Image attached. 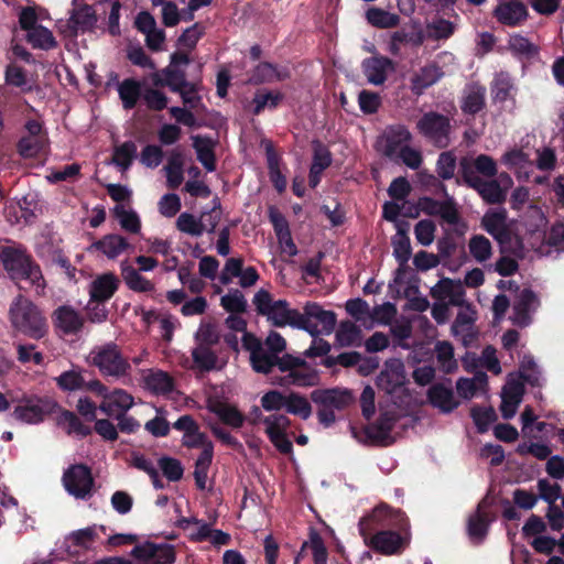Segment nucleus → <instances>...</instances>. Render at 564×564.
Masks as SVG:
<instances>
[{
  "label": "nucleus",
  "mask_w": 564,
  "mask_h": 564,
  "mask_svg": "<svg viewBox=\"0 0 564 564\" xmlns=\"http://www.w3.org/2000/svg\"><path fill=\"white\" fill-rule=\"evenodd\" d=\"M359 534L367 546L383 555L400 554L410 543V521L401 510L387 505L376 507L360 519Z\"/></svg>",
  "instance_id": "obj_1"
},
{
  "label": "nucleus",
  "mask_w": 564,
  "mask_h": 564,
  "mask_svg": "<svg viewBox=\"0 0 564 564\" xmlns=\"http://www.w3.org/2000/svg\"><path fill=\"white\" fill-rule=\"evenodd\" d=\"M0 261L13 282L28 281L44 291L46 283L41 267L24 248L3 247L0 251Z\"/></svg>",
  "instance_id": "obj_2"
},
{
  "label": "nucleus",
  "mask_w": 564,
  "mask_h": 564,
  "mask_svg": "<svg viewBox=\"0 0 564 564\" xmlns=\"http://www.w3.org/2000/svg\"><path fill=\"white\" fill-rule=\"evenodd\" d=\"M252 303L257 314L264 316L272 326L289 325L293 328L308 329L300 311L291 308L286 300H273L271 293L264 289H260L254 294Z\"/></svg>",
  "instance_id": "obj_3"
},
{
  "label": "nucleus",
  "mask_w": 564,
  "mask_h": 564,
  "mask_svg": "<svg viewBox=\"0 0 564 564\" xmlns=\"http://www.w3.org/2000/svg\"><path fill=\"white\" fill-rule=\"evenodd\" d=\"M9 315L12 326L31 338L40 339L47 332L45 317L36 305L22 295L11 304Z\"/></svg>",
  "instance_id": "obj_4"
},
{
  "label": "nucleus",
  "mask_w": 564,
  "mask_h": 564,
  "mask_svg": "<svg viewBox=\"0 0 564 564\" xmlns=\"http://www.w3.org/2000/svg\"><path fill=\"white\" fill-rule=\"evenodd\" d=\"M62 482L68 495L88 500L94 494L95 479L91 468L85 464H73L63 473Z\"/></svg>",
  "instance_id": "obj_5"
},
{
  "label": "nucleus",
  "mask_w": 564,
  "mask_h": 564,
  "mask_svg": "<svg viewBox=\"0 0 564 564\" xmlns=\"http://www.w3.org/2000/svg\"><path fill=\"white\" fill-rule=\"evenodd\" d=\"M91 364L99 369L102 376L108 377L120 378L130 370L129 361L113 343L106 344L91 351Z\"/></svg>",
  "instance_id": "obj_6"
},
{
  "label": "nucleus",
  "mask_w": 564,
  "mask_h": 564,
  "mask_svg": "<svg viewBox=\"0 0 564 564\" xmlns=\"http://www.w3.org/2000/svg\"><path fill=\"white\" fill-rule=\"evenodd\" d=\"M130 555L138 564H174L176 561V550L174 545L152 541H145L134 545Z\"/></svg>",
  "instance_id": "obj_7"
},
{
  "label": "nucleus",
  "mask_w": 564,
  "mask_h": 564,
  "mask_svg": "<svg viewBox=\"0 0 564 564\" xmlns=\"http://www.w3.org/2000/svg\"><path fill=\"white\" fill-rule=\"evenodd\" d=\"M528 243L541 257H551L564 251V224L555 223L547 232H531Z\"/></svg>",
  "instance_id": "obj_8"
},
{
  "label": "nucleus",
  "mask_w": 564,
  "mask_h": 564,
  "mask_svg": "<svg viewBox=\"0 0 564 564\" xmlns=\"http://www.w3.org/2000/svg\"><path fill=\"white\" fill-rule=\"evenodd\" d=\"M59 408L51 398H28L15 406L12 415L15 420L28 424H36L46 415L53 414Z\"/></svg>",
  "instance_id": "obj_9"
},
{
  "label": "nucleus",
  "mask_w": 564,
  "mask_h": 564,
  "mask_svg": "<svg viewBox=\"0 0 564 564\" xmlns=\"http://www.w3.org/2000/svg\"><path fill=\"white\" fill-rule=\"evenodd\" d=\"M302 318L305 321L308 328L304 330L312 337H316L321 333L326 335L332 334L337 323L335 312L326 311L315 302H307L305 304Z\"/></svg>",
  "instance_id": "obj_10"
},
{
  "label": "nucleus",
  "mask_w": 564,
  "mask_h": 564,
  "mask_svg": "<svg viewBox=\"0 0 564 564\" xmlns=\"http://www.w3.org/2000/svg\"><path fill=\"white\" fill-rule=\"evenodd\" d=\"M416 129L440 148L448 143L451 124L448 118L442 113L434 111L424 113L417 121Z\"/></svg>",
  "instance_id": "obj_11"
},
{
  "label": "nucleus",
  "mask_w": 564,
  "mask_h": 564,
  "mask_svg": "<svg viewBox=\"0 0 564 564\" xmlns=\"http://www.w3.org/2000/svg\"><path fill=\"white\" fill-rule=\"evenodd\" d=\"M467 182L478 192L484 200L489 204H500L506 197L508 191L512 187L513 181L507 173H500L496 180L484 181L476 178Z\"/></svg>",
  "instance_id": "obj_12"
},
{
  "label": "nucleus",
  "mask_w": 564,
  "mask_h": 564,
  "mask_svg": "<svg viewBox=\"0 0 564 564\" xmlns=\"http://www.w3.org/2000/svg\"><path fill=\"white\" fill-rule=\"evenodd\" d=\"M517 93L516 79L509 72L499 70L495 73L490 83V95L495 105L505 107L507 104H510L511 107H514Z\"/></svg>",
  "instance_id": "obj_13"
},
{
  "label": "nucleus",
  "mask_w": 564,
  "mask_h": 564,
  "mask_svg": "<svg viewBox=\"0 0 564 564\" xmlns=\"http://www.w3.org/2000/svg\"><path fill=\"white\" fill-rule=\"evenodd\" d=\"M524 386L520 378L509 376L501 391L500 411L502 417L509 420L513 417L522 402Z\"/></svg>",
  "instance_id": "obj_14"
},
{
  "label": "nucleus",
  "mask_w": 564,
  "mask_h": 564,
  "mask_svg": "<svg viewBox=\"0 0 564 564\" xmlns=\"http://www.w3.org/2000/svg\"><path fill=\"white\" fill-rule=\"evenodd\" d=\"M417 209L427 216H441L451 225H458V209L454 198L438 202L432 197L423 196L417 199Z\"/></svg>",
  "instance_id": "obj_15"
},
{
  "label": "nucleus",
  "mask_w": 564,
  "mask_h": 564,
  "mask_svg": "<svg viewBox=\"0 0 564 564\" xmlns=\"http://www.w3.org/2000/svg\"><path fill=\"white\" fill-rule=\"evenodd\" d=\"M271 381L280 387L307 388L317 386L319 376L317 370L306 362V366H296L290 373L272 377Z\"/></svg>",
  "instance_id": "obj_16"
},
{
  "label": "nucleus",
  "mask_w": 564,
  "mask_h": 564,
  "mask_svg": "<svg viewBox=\"0 0 564 564\" xmlns=\"http://www.w3.org/2000/svg\"><path fill=\"white\" fill-rule=\"evenodd\" d=\"M311 400L323 406H328L334 410H345L354 402V395L350 390L332 388V389H316L311 392Z\"/></svg>",
  "instance_id": "obj_17"
},
{
  "label": "nucleus",
  "mask_w": 564,
  "mask_h": 564,
  "mask_svg": "<svg viewBox=\"0 0 564 564\" xmlns=\"http://www.w3.org/2000/svg\"><path fill=\"white\" fill-rule=\"evenodd\" d=\"M361 68L368 83L379 86L384 84L388 73L394 70V63L387 56L375 55L365 58Z\"/></svg>",
  "instance_id": "obj_18"
},
{
  "label": "nucleus",
  "mask_w": 564,
  "mask_h": 564,
  "mask_svg": "<svg viewBox=\"0 0 564 564\" xmlns=\"http://www.w3.org/2000/svg\"><path fill=\"white\" fill-rule=\"evenodd\" d=\"M120 285L119 278L112 272H107L98 275L89 286V296L91 303L104 304L110 300L118 291Z\"/></svg>",
  "instance_id": "obj_19"
},
{
  "label": "nucleus",
  "mask_w": 564,
  "mask_h": 564,
  "mask_svg": "<svg viewBox=\"0 0 564 564\" xmlns=\"http://www.w3.org/2000/svg\"><path fill=\"white\" fill-rule=\"evenodd\" d=\"M494 17L503 25L516 26L527 19L528 11L521 1L500 0L494 10Z\"/></svg>",
  "instance_id": "obj_20"
},
{
  "label": "nucleus",
  "mask_w": 564,
  "mask_h": 564,
  "mask_svg": "<svg viewBox=\"0 0 564 564\" xmlns=\"http://www.w3.org/2000/svg\"><path fill=\"white\" fill-rule=\"evenodd\" d=\"M98 538L96 525L73 531L65 539L66 551L70 556H78L93 549Z\"/></svg>",
  "instance_id": "obj_21"
},
{
  "label": "nucleus",
  "mask_w": 564,
  "mask_h": 564,
  "mask_svg": "<svg viewBox=\"0 0 564 564\" xmlns=\"http://www.w3.org/2000/svg\"><path fill=\"white\" fill-rule=\"evenodd\" d=\"M333 156L328 148L321 141H313V160L308 173V185L315 188L322 178L323 172L332 165Z\"/></svg>",
  "instance_id": "obj_22"
},
{
  "label": "nucleus",
  "mask_w": 564,
  "mask_h": 564,
  "mask_svg": "<svg viewBox=\"0 0 564 564\" xmlns=\"http://www.w3.org/2000/svg\"><path fill=\"white\" fill-rule=\"evenodd\" d=\"M52 319L54 326L64 334H77L84 326L83 317L75 308L68 305L58 306L54 311Z\"/></svg>",
  "instance_id": "obj_23"
},
{
  "label": "nucleus",
  "mask_w": 564,
  "mask_h": 564,
  "mask_svg": "<svg viewBox=\"0 0 564 564\" xmlns=\"http://www.w3.org/2000/svg\"><path fill=\"white\" fill-rule=\"evenodd\" d=\"M129 248H131V245L127 238L118 234H108L94 241L89 250L101 252L108 259L113 260Z\"/></svg>",
  "instance_id": "obj_24"
},
{
  "label": "nucleus",
  "mask_w": 564,
  "mask_h": 564,
  "mask_svg": "<svg viewBox=\"0 0 564 564\" xmlns=\"http://www.w3.org/2000/svg\"><path fill=\"white\" fill-rule=\"evenodd\" d=\"M463 362L467 370L480 371V368H486L495 375L501 373L500 362L492 346H487L480 357H477L474 352H467L463 358Z\"/></svg>",
  "instance_id": "obj_25"
},
{
  "label": "nucleus",
  "mask_w": 564,
  "mask_h": 564,
  "mask_svg": "<svg viewBox=\"0 0 564 564\" xmlns=\"http://www.w3.org/2000/svg\"><path fill=\"white\" fill-rule=\"evenodd\" d=\"M429 403L443 413L452 412L458 402L454 399L453 389L443 382L432 384L426 393Z\"/></svg>",
  "instance_id": "obj_26"
},
{
  "label": "nucleus",
  "mask_w": 564,
  "mask_h": 564,
  "mask_svg": "<svg viewBox=\"0 0 564 564\" xmlns=\"http://www.w3.org/2000/svg\"><path fill=\"white\" fill-rule=\"evenodd\" d=\"M77 1H73L75 8L68 20V28L74 34H77L78 31L83 33L90 31L97 22L96 10L88 4H78Z\"/></svg>",
  "instance_id": "obj_27"
},
{
  "label": "nucleus",
  "mask_w": 564,
  "mask_h": 564,
  "mask_svg": "<svg viewBox=\"0 0 564 564\" xmlns=\"http://www.w3.org/2000/svg\"><path fill=\"white\" fill-rule=\"evenodd\" d=\"M536 307V297L530 290H523L517 301L513 303L512 315L510 319L519 326H527L531 322V312Z\"/></svg>",
  "instance_id": "obj_28"
},
{
  "label": "nucleus",
  "mask_w": 564,
  "mask_h": 564,
  "mask_svg": "<svg viewBox=\"0 0 564 564\" xmlns=\"http://www.w3.org/2000/svg\"><path fill=\"white\" fill-rule=\"evenodd\" d=\"M491 519L488 512L478 506L476 512L467 521V538L471 544L478 545L486 539Z\"/></svg>",
  "instance_id": "obj_29"
},
{
  "label": "nucleus",
  "mask_w": 564,
  "mask_h": 564,
  "mask_svg": "<svg viewBox=\"0 0 564 564\" xmlns=\"http://www.w3.org/2000/svg\"><path fill=\"white\" fill-rule=\"evenodd\" d=\"M482 226L495 239L503 242L508 238L506 209L497 208L487 212L482 217Z\"/></svg>",
  "instance_id": "obj_30"
},
{
  "label": "nucleus",
  "mask_w": 564,
  "mask_h": 564,
  "mask_svg": "<svg viewBox=\"0 0 564 564\" xmlns=\"http://www.w3.org/2000/svg\"><path fill=\"white\" fill-rule=\"evenodd\" d=\"M411 139L412 134L405 126H389L384 132V155L388 158L394 156L403 144L410 142Z\"/></svg>",
  "instance_id": "obj_31"
},
{
  "label": "nucleus",
  "mask_w": 564,
  "mask_h": 564,
  "mask_svg": "<svg viewBox=\"0 0 564 564\" xmlns=\"http://www.w3.org/2000/svg\"><path fill=\"white\" fill-rule=\"evenodd\" d=\"M486 106V87L479 83H470L464 89L462 109L465 113L476 115Z\"/></svg>",
  "instance_id": "obj_32"
},
{
  "label": "nucleus",
  "mask_w": 564,
  "mask_h": 564,
  "mask_svg": "<svg viewBox=\"0 0 564 564\" xmlns=\"http://www.w3.org/2000/svg\"><path fill=\"white\" fill-rule=\"evenodd\" d=\"M399 415L394 411H386L380 413L375 423L367 429V435L369 438L377 441H384L390 436V433L394 429Z\"/></svg>",
  "instance_id": "obj_33"
},
{
  "label": "nucleus",
  "mask_w": 564,
  "mask_h": 564,
  "mask_svg": "<svg viewBox=\"0 0 564 564\" xmlns=\"http://www.w3.org/2000/svg\"><path fill=\"white\" fill-rule=\"evenodd\" d=\"M121 276L127 286L139 293L151 292L154 290V284L140 274L139 270L130 265L127 261H122L120 264Z\"/></svg>",
  "instance_id": "obj_34"
},
{
  "label": "nucleus",
  "mask_w": 564,
  "mask_h": 564,
  "mask_svg": "<svg viewBox=\"0 0 564 564\" xmlns=\"http://www.w3.org/2000/svg\"><path fill=\"white\" fill-rule=\"evenodd\" d=\"M192 139L197 160L208 172H214L216 170V156L212 139L202 135H193Z\"/></svg>",
  "instance_id": "obj_35"
},
{
  "label": "nucleus",
  "mask_w": 564,
  "mask_h": 564,
  "mask_svg": "<svg viewBox=\"0 0 564 564\" xmlns=\"http://www.w3.org/2000/svg\"><path fill=\"white\" fill-rule=\"evenodd\" d=\"M393 256L399 263L395 272V282L402 281V275L406 271V263L411 258L412 248L409 236L392 238Z\"/></svg>",
  "instance_id": "obj_36"
},
{
  "label": "nucleus",
  "mask_w": 564,
  "mask_h": 564,
  "mask_svg": "<svg viewBox=\"0 0 564 564\" xmlns=\"http://www.w3.org/2000/svg\"><path fill=\"white\" fill-rule=\"evenodd\" d=\"M487 375L484 371H474L471 378H460V398L469 400L486 391Z\"/></svg>",
  "instance_id": "obj_37"
},
{
  "label": "nucleus",
  "mask_w": 564,
  "mask_h": 564,
  "mask_svg": "<svg viewBox=\"0 0 564 564\" xmlns=\"http://www.w3.org/2000/svg\"><path fill=\"white\" fill-rule=\"evenodd\" d=\"M224 424L232 429H240L245 423V415L235 406L228 403L218 402L210 408Z\"/></svg>",
  "instance_id": "obj_38"
},
{
  "label": "nucleus",
  "mask_w": 564,
  "mask_h": 564,
  "mask_svg": "<svg viewBox=\"0 0 564 564\" xmlns=\"http://www.w3.org/2000/svg\"><path fill=\"white\" fill-rule=\"evenodd\" d=\"M119 97L124 109H133L143 95L141 83L133 78L124 79L118 87Z\"/></svg>",
  "instance_id": "obj_39"
},
{
  "label": "nucleus",
  "mask_w": 564,
  "mask_h": 564,
  "mask_svg": "<svg viewBox=\"0 0 564 564\" xmlns=\"http://www.w3.org/2000/svg\"><path fill=\"white\" fill-rule=\"evenodd\" d=\"M402 378L403 366L399 362L391 371H381L376 379V386L379 390L384 391L388 394H392L402 386Z\"/></svg>",
  "instance_id": "obj_40"
},
{
  "label": "nucleus",
  "mask_w": 564,
  "mask_h": 564,
  "mask_svg": "<svg viewBox=\"0 0 564 564\" xmlns=\"http://www.w3.org/2000/svg\"><path fill=\"white\" fill-rule=\"evenodd\" d=\"M137 144L131 140L115 147L111 163L122 172L129 170L137 158Z\"/></svg>",
  "instance_id": "obj_41"
},
{
  "label": "nucleus",
  "mask_w": 564,
  "mask_h": 564,
  "mask_svg": "<svg viewBox=\"0 0 564 564\" xmlns=\"http://www.w3.org/2000/svg\"><path fill=\"white\" fill-rule=\"evenodd\" d=\"M458 282H455L452 279H442L436 285L431 289L432 297L448 303L453 306H458Z\"/></svg>",
  "instance_id": "obj_42"
},
{
  "label": "nucleus",
  "mask_w": 564,
  "mask_h": 564,
  "mask_svg": "<svg viewBox=\"0 0 564 564\" xmlns=\"http://www.w3.org/2000/svg\"><path fill=\"white\" fill-rule=\"evenodd\" d=\"M26 42L35 50L51 51L57 47L58 43L53 33L45 26H37L26 33Z\"/></svg>",
  "instance_id": "obj_43"
},
{
  "label": "nucleus",
  "mask_w": 564,
  "mask_h": 564,
  "mask_svg": "<svg viewBox=\"0 0 564 564\" xmlns=\"http://www.w3.org/2000/svg\"><path fill=\"white\" fill-rule=\"evenodd\" d=\"M213 346L197 345L192 350L193 362L203 372L216 369L218 357L212 349Z\"/></svg>",
  "instance_id": "obj_44"
},
{
  "label": "nucleus",
  "mask_w": 564,
  "mask_h": 564,
  "mask_svg": "<svg viewBox=\"0 0 564 564\" xmlns=\"http://www.w3.org/2000/svg\"><path fill=\"white\" fill-rule=\"evenodd\" d=\"M58 423L66 425L67 434H76L79 437H86L93 433L91 427L85 425L78 415L69 410H61Z\"/></svg>",
  "instance_id": "obj_45"
},
{
  "label": "nucleus",
  "mask_w": 564,
  "mask_h": 564,
  "mask_svg": "<svg viewBox=\"0 0 564 564\" xmlns=\"http://www.w3.org/2000/svg\"><path fill=\"white\" fill-rule=\"evenodd\" d=\"M47 137L22 135L17 144L18 153L25 159L36 158L45 148Z\"/></svg>",
  "instance_id": "obj_46"
},
{
  "label": "nucleus",
  "mask_w": 564,
  "mask_h": 564,
  "mask_svg": "<svg viewBox=\"0 0 564 564\" xmlns=\"http://www.w3.org/2000/svg\"><path fill=\"white\" fill-rule=\"evenodd\" d=\"M55 382L62 391L73 392L84 389L85 378L82 370L70 369L56 377Z\"/></svg>",
  "instance_id": "obj_47"
},
{
  "label": "nucleus",
  "mask_w": 564,
  "mask_h": 564,
  "mask_svg": "<svg viewBox=\"0 0 564 564\" xmlns=\"http://www.w3.org/2000/svg\"><path fill=\"white\" fill-rule=\"evenodd\" d=\"M113 216L119 220L123 230L130 234H139L141 230V220L134 210H127L122 205H116L112 208Z\"/></svg>",
  "instance_id": "obj_48"
},
{
  "label": "nucleus",
  "mask_w": 564,
  "mask_h": 564,
  "mask_svg": "<svg viewBox=\"0 0 564 564\" xmlns=\"http://www.w3.org/2000/svg\"><path fill=\"white\" fill-rule=\"evenodd\" d=\"M285 410L288 413L297 415L303 420H307L312 414V406L308 400L296 392L286 395Z\"/></svg>",
  "instance_id": "obj_49"
},
{
  "label": "nucleus",
  "mask_w": 564,
  "mask_h": 564,
  "mask_svg": "<svg viewBox=\"0 0 564 564\" xmlns=\"http://www.w3.org/2000/svg\"><path fill=\"white\" fill-rule=\"evenodd\" d=\"M508 46L518 57L532 58L539 53L538 46L520 34L511 35L508 41Z\"/></svg>",
  "instance_id": "obj_50"
},
{
  "label": "nucleus",
  "mask_w": 564,
  "mask_h": 564,
  "mask_svg": "<svg viewBox=\"0 0 564 564\" xmlns=\"http://www.w3.org/2000/svg\"><path fill=\"white\" fill-rule=\"evenodd\" d=\"M501 162L510 170L520 174L522 171L527 173L532 164L529 155L520 149H511L501 156Z\"/></svg>",
  "instance_id": "obj_51"
},
{
  "label": "nucleus",
  "mask_w": 564,
  "mask_h": 564,
  "mask_svg": "<svg viewBox=\"0 0 564 564\" xmlns=\"http://www.w3.org/2000/svg\"><path fill=\"white\" fill-rule=\"evenodd\" d=\"M284 95L280 91L273 93V91H267V93H256L252 104L253 109L252 113L254 116H259L265 107L269 109H275L280 102L283 100Z\"/></svg>",
  "instance_id": "obj_52"
},
{
  "label": "nucleus",
  "mask_w": 564,
  "mask_h": 564,
  "mask_svg": "<svg viewBox=\"0 0 564 564\" xmlns=\"http://www.w3.org/2000/svg\"><path fill=\"white\" fill-rule=\"evenodd\" d=\"M368 22L380 29H389L394 28L399 24L400 18L394 14L390 13L383 9L379 8H371L366 13Z\"/></svg>",
  "instance_id": "obj_53"
},
{
  "label": "nucleus",
  "mask_w": 564,
  "mask_h": 564,
  "mask_svg": "<svg viewBox=\"0 0 564 564\" xmlns=\"http://www.w3.org/2000/svg\"><path fill=\"white\" fill-rule=\"evenodd\" d=\"M162 74L165 76V85L172 91H181L182 88H185L188 83L186 77V72L180 67H174V65H169L162 68Z\"/></svg>",
  "instance_id": "obj_54"
},
{
  "label": "nucleus",
  "mask_w": 564,
  "mask_h": 564,
  "mask_svg": "<svg viewBox=\"0 0 564 564\" xmlns=\"http://www.w3.org/2000/svg\"><path fill=\"white\" fill-rule=\"evenodd\" d=\"M360 328L350 321L340 323L336 332V341L340 347L352 346L360 338Z\"/></svg>",
  "instance_id": "obj_55"
},
{
  "label": "nucleus",
  "mask_w": 564,
  "mask_h": 564,
  "mask_svg": "<svg viewBox=\"0 0 564 564\" xmlns=\"http://www.w3.org/2000/svg\"><path fill=\"white\" fill-rule=\"evenodd\" d=\"M147 386L149 389L156 393H169L174 389V382L172 377L162 370L151 372L145 378Z\"/></svg>",
  "instance_id": "obj_56"
},
{
  "label": "nucleus",
  "mask_w": 564,
  "mask_h": 564,
  "mask_svg": "<svg viewBox=\"0 0 564 564\" xmlns=\"http://www.w3.org/2000/svg\"><path fill=\"white\" fill-rule=\"evenodd\" d=\"M437 67H423L412 79V90L420 95L437 80Z\"/></svg>",
  "instance_id": "obj_57"
},
{
  "label": "nucleus",
  "mask_w": 564,
  "mask_h": 564,
  "mask_svg": "<svg viewBox=\"0 0 564 564\" xmlns=\"http://www.w3.org/2000/svg\"><path fill=\"white\" fill-rule=\"evenodd\" d=\"M176 228L184 232L195 237L202 236L205 226L202 220L195 218L193 214L182 213L176 220Z\"/></svg>",
  "instance_id": "obj_58"
},
{
  "label": "nucleus",
  "mask_w": 564,
  "mask_h": 564,
  "mask_svg": "<svg viewBox=\"0 0 564 564\" xmlns=\"http://www.w3.org/2000/svg\"><path fill=\"white\" fill-rule=\"evenodd\" d=\"M220 304L225 311L232 314H241L247 311V301L239 290H232L224 295Z\"/></svg>",
  "instance_id": "obj_59"
},
{
  "label": "nucleus",
  "mask_w": 564,
  "mask_h": 564,
  "mask_svg": "<svg viewBox=\"0 0 564 564\" xmlns=\"http://www.w3.org/2000/svg\"><path fill=\"white\" fill-rule=\"evenodd\" d=\"M198 345L215 346L219 343L220 336L217 326L210 322H202L195 334Z\"/></svg>",
  "instance_id": "obj_60"
},
{
  "label": "nucleus",
  "mask_w": 564,
  "mask_h": 564,
  "mask_svg": "<svg viewBox=\"0 0 564 564\" xmlns=\"http://www.w3.org/2000/svg\"><path fill=\"white\" fill-rule=\"evenodd\" d=\"M159 467L170 481H178L183 477L184 468L176 458L163 456L159 459Z\"/></svg>",
  "instance_id": "obj_61"
},
{
  "label": "nucleus",
  "mask_w": 564,
  "mask_h": 564,
  "mask_svg": "<svg viewBox=\"0 0 564 564\" xmlns=\"http://www.w3.org/2000/svg\"><path fill=\"white\" fill-rule=\"evenodd\" d=\"M252 369L258 373L269 375L275 367V354L261 350L250 358Z\"/></svg>",
  "instance_id": "obj_62"
},
{
  "label": "nucleus",
  "mask_w": 564,
  "mask_h": 564,
  "mask_svg": "<svg viewBox=\"0 0 564 564\" xmlns=\"http://www.w3.org/2000/svg\"><path fill=\"white\" fill-rule=\"evenodd\" d=\"M358 105L365 115H373L381 107V97L378 93L362 89L358 95Z\"/></svg>",
  "instance_id": "obj_63"
},
{
  "label": "nucleus",
  "mask_w": 564,
  "mask_h": 564,
  "mask_svg": "<svg viewBox=\"0 0 564 564\" xmlns=\"http://www.w3.org/2000/svg\"><path fill=\"white\" fill-rule=\"evenodd\" d=\"M470 254L479 262H484L491 256L490 241L484 236H475L469 241Z\"/></svg>",
  "instance_id": "obj_64"
}]
</instances>
